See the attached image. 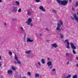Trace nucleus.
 I'll use <instances>...</instances> for the list:
<instances>
[{
    "instance_id": "nucleus-1",
    "label": "nucleus",
    "mask_w": 78,
    "mask_h": 78,
    "mask_svg": "<svg viewBox=\"0 0 78 78\" xmlns=\"http://www.w3.org/2000/svg\"><path fill=\"white\" fill-rule=\"evenodd\" d=\"M63 24V23L62 22V21L60 20L59 21L57 24V27L56 28V30L58 31L59 32H61V25Z\"/></svg>"
},
{
    "instance_id": "nucleus-2",
    "label": "nucleus",
    "mask_w": 78,
    "mask_h": 78,
    "mask_svg": "<svg viewBox=\"0 0 78 78\" xmlns=\"http://www.w3.org/2000/svg\"><path fill=\"white\" fill-rule=\"evenodd\" d=\"M57 2L59 5H65L67 4V1H61V0H57Z\"/></svg>"
},
{
    "instance_id": "nucleus-3",
    "label": "nucleus",
    "mask_w": 78,
    "mask_h": 78,
    "mask_svg": "<svg viewBox=\"0 0 78 78\" xmlns=\"http://www.w3.org/2000/svg\"><path fill=\"white\" fill-rule=\"evenodd\" d=\"M72 49H73V54H76V52H75V49H76V47L74 45V44H73L72 42H70V44Z\"/></svg>"
},
{
    "instance_id": "nucleus-4",
    "label": "nucleus",
    "mask_w": 78,
    "mask_h": 78,
    "mask_svg": "<svg viewBox=\"0 0 78 78\" xmlns=\"http://www.w3.org/2000/svg\"><path fill=\"white\" fill-rule=\"evenodd\" d=\"M32 22V19L31 18H29L28 19V21L26 22V23H27L28 25H30L31 27H32L33 26V24L31 23Z\"/></svg>"
},
{
    "instance_id": "nucleus-5",
    "label": "nucleus",
    "mask_w": 78,
    "mask_h": 78,
    "mask_svg": "<svg viewBox=\"0 0 78 78\" xmlns=\"http://www.w3.org/2000/svg\"><path fill=\"white\" fill-rule=\"evenodd\" d=\"M47 64L48 67H49L50 69H53V64H52L51 61H48Z\"/></svg>"
},
{
    "instance_id": "nucleus-6",
    "label": "nucleus",
    "mask_w": 78,
    "mask_h": 78,
    "mask_svg": "<svg viewBox=\"0 0 78 78\" xmlns=\"http://www.w3.org/2000/svg\"><path fill=\"white\" fill-rule=\"evenodd\" d=\"M74 19L76 20L77 22L78 23V17L76 14H74Z\"/></svg>"
},
{
    "instance_id": "nucleus-7",
    "label": "nucleus",
    "mask_w": 78,
    "mask_h": 78,
    "mask_svg": "<svg viewBox=\"0 0 78 78\" xmlns=\"http://www.w3.org/2000/svg\"><path fill=\"white\" fill-rule=\"evenodd\" d=\"M39 9L41 10L42 11H43L44 12L45 11V9L44 8V7L42 6H40Z\"/></svg>"
},
{
    "instance_id": "nucleus-8",
    "label": "nucleus",
    "mask_w": 78,
    "mask_h": 78,
    "mask_svg": "<svg viewBox=\"0 0 78 78\" xmlns=\"http://www.w3.org/2000/svg\"><path fill=\"white\" fill-rule=\"evenodd\" d=\"M27 14L28 16H31L32 14L31 10H28L27 11Z\"/></svg>"
},
{
    "instance_id": "nucleus-9",
    "label": "nucleus",
    "mask_w": 78,
    "mask_h": 78,
    "mask_svg": "<svg viewBox=\"0 0 78 78\" xmlns=\"http://www.w3.org/2000/svg\"><path fill=\"white\" fill-rule=\"evenodd\" d=\"M27 42H33L34 41L33 40H31L30 38H27Z\"/></svg>"
},
{
    "instance_id": "nucleus-10",
    "label": "nucleus",
    "mask_w": 78,
    "mask_h": 78,
    "mask_svg": "<svg viewBox=\"0 0 78 78\" xmlns=\"http://www.w3.org/2000/svg\"><path fill=\"white\" fill-rule=\"evenodd\" d=\"M52 46L53 47H54V48H56V47H58V45L56 44V43H54L53 44H52Z\"/></svg>"
},
{
    "instance_id": "nucleus-11",
    "label": "nucleus",
    "mask_w": 78,
    "mask_h": 78,
    "mask_svg": "<svg viewBox=\"0 0 78 78\" xmlns=\"http://www.w3.org/2000/svg\"><path fill=\"white\" fill-rule=\"evenodd\" d=\"M13 8V11L14 12H17V7H12Z\"/></svg>"
},
{
    "instance_id": "nucleus-12",
    "label": "nucleus",
    "mask_w": 78,
    "mask_h": 78,
    "mask_svg": "<svg viewBox=\"0 0 78 78\" xmlns=\"http://www.w3.org/2000/svg\"><path fill=\"white\" fill-rule=\"evenodd\" d=\"M7 73L8 74H12V71L11 70H8Z\"/></svg>"
},
{
    "instance_id": "nucleus-13",
    "label": "nucleus",
    "mask_w": 78,
    "mask_h": 78,
    "mask_svg": "<svg viewBox=\"0 0 78 78\" xmlns=\"http://www.w3.org/2000/svg\"><path fill=\"white\" fill-rule=\"evenodd\" d=\"M20 30L22 32H23L25 31V30H24L23 27H20Z\"/></svg>"
},
{
    "instance_id": "nucleus-14",
    "label": "nucleus",
    "mask_w": 78,
    "mask_h": 78,
    "mask_svg": "<svg viewBox=\"0 0 78 78\" xmlns=\"http://www.w3.org/2000/svg\"><path fill=\"white\" fill-rule=\"evenodd\" d=\"M60 35L61 36V38L62 39H63V37H64V35H63V34H62L61 33H60Z\"/></svg>"
},
{
    "instance_id": "nucleus-15",
    "label": "nucleus",
    "mask_w": 78,
    "mask_h": 78,
    "mask_svg": "<svg viewBox=\"0 0 78 78\" xmlns=\"http://www.w3.org/2000/svg\"><path fill=\"white\" fill-rule=\"evenodd\" d=\"M31 52V50L28 51H26V54H29V53H30Z\"/></svg>"
},
{
    "instance_id": "nucleus-16",
    "label": "nucleus",
    "mask_w": 78,
    "mask_h": 78,
    "mask_svg": "<svg viewBox=\"0 0 78 78\" xmlns=\"http://www.w3.org/2000/svg\"><path fill=\"white\" fill-rule=\"evenodd\" d=\"M16 3L17 6H19L20 3L19 2H18V1H16Z\"/></svg>"
},
{
    "instance_id": "nucleus-17",
    "label": "nucleus",
    "mask_w": 78,
    "mask_h": 78,
    "mask_svg": "<svg viewBox=\"0 0 78 78\" xmlns=\"http://www.w3.org/2000/svg\"><path fill=\"white\" fill-rule=\"evenodd\" d=\"M15 59H16V61H17L18 60V58L17 57V56H16V54H15V58H14Z\"/></svg>"
},
{
    "instance_id": "nucleus-18",
    "label": "nucleus",
    "mask_w": 78,
    "mask_h": 78,
    "mask_svg": "<svg viewBox=\"0 0 78 78\" xmlns=\"http://www.w3.org/2000/svg\"><path fill=\"white\" fill-rule=\"evenodd\" d=\"M12 70H16V67H14V66H12Z\"/></svg>"
},
{
    "instance_id": "nucleus-19",
    "label": "nucleus",
    "mask_w": 78,
    "mask_h": 78,
    "mask_svg": "<svg viewBox=\"0 0 78 78\" xmlns=\"http://www.w3.org/2000/svg\"><path fill=\"white\" fill-rule=\"evenodd\" d=\"M39 74L37 73L35 75V77H39Z\"/></svg>"
},
{
    "instance_id": "nucleus-20",
    "label": "nucleus",
    "mask_w": 78,
    "mask_h": 78,
    "mask_svg": "<svg viewBox=\"0 0 78 78\" xmlns=\"http://www.w3.org/2000/svg\"><path fill=\"white\" fill-rule=\"evenodd\" d=\"M41 62L43 64H45V60L44 59H42L41 60Z\"/></svg>"
},
{
    "instance_id": "nucleus-21",
    "label": "nucleus",
    "mask_w": 78,
    "mask_h": 78,
    "mask_svg": "<svg viewBox=\"0 0 78 78\" xmlns=\"http://www.w3.org/2000/svg\"><path fill=\"white\" fill-rule=\"evenodd\" d=\"M52 11L54 13H55V14L57 13V11L55 10H52Z\"/></svg>"
},
{
    "instance_id": "nucleus-22",
    "label": "nucleus",
    "mask_w": 78,
    "mask_h": 78,
    "mask_svg": "<svg viewBox=\"0 0 78 78\" xmlns=\"http://www.w3.org/2000/svg\"><path fill=\"white\" fill-rule=\"evenodd\" d=\"M77 75H76V74L74 75L73 76V78H77Z\"/></svg>"
},
{
    "instance_id": "nucleus-23",
    "label": "nucleus",
    "mask_w": 78,
    "mask_h": 78,
    "mask_svg": "<svg viewBox=\"0 0 78 78\" xmlns=\"http://www.w3.org/2000/svg\"><path fill=\"white\" fill-rule=\"evenodd\" d=\"M9 53L10 55H12V52H11V51H9Z\"/></svg>"
},
{
    "instance_id": "nucleus-24",
    "label": "nucleus",
    "mask_w": 78,
    "mask_h": 78,
    "mask_svg": "<svg viewBox=\"0 0 78 78\" xmlns=\"http://www.w3.org/2000/svg\"><path fill=\"white\" fill-rule=\"evenodd\" d=\"M68 41L69 40H68V39L66 40L65 41H64V43H67V42H68Z\"/></svg>"
},
{
    "instance_id": "nucleus-25",
    "label": "nucleus",
    "mask_w": 78,
    "mask_h": 78,
    "mask_svg": "<svg viewBox=\"0 0 78 78\" xmlns=\"http://www.w3.org/2000/svg\"><path fill=\"white\" fill-rule=\"evenodd\" d=\"M18 63L19 64H21V62H20V61L19 60H18L17 61Z\"/></svg>"
},
{
    "instance_id": "nucleus-26",
    "label": "nucleus",
    "mask_w": 78,
    "mask_h": 78,
    "mask_svg": "<svg viewBox=\"0 0 78 78\" xmlns=\"http://www.w3.org/2000/svg\"><path fill=\"white\" fill-rule=\"evenodd\" d=\"M78 6V2H77L76 3L75 7H76V6Z\"/></svg>"
},
{
    "instance_id": "nucleus-27",
    "label": "nucleus",
    "mask_w": 78,
    "mask_h": 78,
    "mask_svg": "<svg viewBox=\"0 0 78 78\" xmlns=\"http://www.w3.org/2000/svg\"><path fill=\"white\" fill-rule=\"evenodd\" d=\"M66 75H65V74H63L62 78H66Z\"/></svg>"
},
{
    "instance_id": "nucleus-28",
    "label": "nucleus",
    "mask_w": 78,
    "mask_h": 78,
    "mask_svg": "<svg viewBox=\"0 0 78 78\" xmlns=\"http://www.w3.org/2000/svg\"><path fill=\"white\" fill-rule=\"evenodd\" d=\"M21 11H22V9H21V8H20L18 10V12H20Z\"/></svg>"
},
{
    "instance_id": "nucleus-29",
    "label": "nucleus",
    "mask_w": 78,
    "mask_h": 78,
    "mask_svg": "<svg viewBox=\"0 0 78 78\" xmlns=\"http://www.w3.org/2000/svg\"><path fill=\"white\" fill-rule=\"evenodd\" d=\"M27 75H29V76H30L31 75V73L30 72H28L27 73Z\"/></svg>"
},
{
    "instance_id": "nucleus-30",
    "label": "nucleus",
    "mask_w": 78,
    "mask_h": 78,
    "mask_svg": "<svg viewBox=\"0 0 78 78\" xmlns=\"http://www.w3.org/2000/svg\"><path fill=\"white\" fill-rule=\"evenodd\" d=\"M55 71H56V69H53L52 70V72H55Z\"/></svg>"
},
{
    "instance_id": "nucleus-31",
    "label": "nucleus",
    "mask_w": 78,
    "mask_h": 78,
    "mask_svg": "<svg viewBox=\"0 0 78 78\" xmlns=\"http://www.w3.org/2000/svg\"><path fill=\"white\" fill-rule=\"evenodd\" d=\"M35 2H37V3H38V2H40V0H36L35 1Z\"/></svg>"
},
{
    "instance_id": "nucleus-32",
    "label": "nucleus",
    "mask_w": 78,
    "mask_h": 78,
    "mask_svg": "<svg viewBox=\"0 0 78 78\" xmlns=\"http://www.w3.org/2000/svg\"><path fill=\"white\" fill-rule=\"evenodd\" d=\"M66 48H68V49H70V47H69V46L68 45L66 46Z\"/></svg>"
},
{
    "instance_id": "nucleus-33",
    "label": "nucleus",
    "mask_w": 78,
    "mask_h": 78,
    "mask_svg": "<svg viewBox=\"0 0 78 78\" xmlns=\"http://www.w3.org/2000/svg\"><path fill=\"white\" fill-rule=\"evenodd\" d=\"M13 20L14 21H17V19H13Z\"/></svg>"
},
{
    "instance_id": "nucleus-34",
    "label": "nucleus",
    "mask_w": 78,
    "mask_h": 78,
    "mask_svg": "<svg viewBox=\"0 0 78 78\" xmlns=\"http://www.w3.org/2000/svg\"><path fill=\"white\" fill-rule=\"evenodd\" d=\"M67 77H68V78L71 77V75H68Z\"/></svg>"
},
{
    "instance_id": "nucleus-35",
    "label": "nucleus",
    "mask_w": 78,
    "mask_h": 78,
    "mask_svg": "<svg viewBox=\"0 0 78 78\" xmlns=\"http://www.w3.org/2000/svg\"><path fill=\"white\" fill-rule=\"evenodd\" d=\"M66 44L67 45H70V43H69V42L68 41L67 43H66Z\"/></svg>"
},
{
    "instance_id": "nucleus-36",
    "label": "nucleus",
    "mask_w": 78,
    "mask_h": 78,
    "mask_svg": "<svg viewBox=\"0 0 78 78\" xmlns=\"http://www.w3.org/2000/svg\"><path fill=\"white\" fill-rule=\"evenodd\" d=\"M47 60H48V61H50V58H47Z\"/></svg>"
},
{
    "instance_id": "nucleus-37",
    "label": "nucleus",
    "mask_w": 78,
    "mask_h": 78,
    "mask_svg": "<svg viewBox=\"0 0 78 78\" xmlns=\"http://www.w3.org/2000/svg\"><path fill=\"white\" fill-rule=\"evenodd\" d=\"M69 53H67L66 54V56H69Z\"/></svg>"
},
{
    "instance_id": "nucleus-38",
    "label": "nucleus",
    "mask_w": 78,
    "mask_h": 78,
    "mask_svg": "<svg viewBox=\"0 0 78 78\" xmlns=\"http://www.w3.org/2000/svg\"><path fill=\"white\" fill-rule=\"evenodd\" d=\"M4 25L6 26V27L7 26V24H6V23H5Z\"/></svg>"
},
{
    "instance_id": "nucleus-39",
    "label": "nucleus",
    "mask_w": 78,
    "mask_h": 78,
    "mask_svg": "<svg viewBox=\"0 0 78 78\" xmlns=\"http://www.w3.org/2000/svg\"><path fill=\"white\" fill-rule=\"evenodd\" d=\"M37 64L38 65H39V66H41V63L40 62H38Z\"/></svg>"
},
{
    "instance_id": "nucleus-40",
    "label": "nucleus",
    "mask_w": 78,
    "mask_h": 78,
    "mask_svg": "<svg viewBox=\"0 0 78 78\" xmlns=\"http://www.w3.org/2000/svg\"><path fill=\"white\" fill-rule=\"evenodd\" d=\"M39 36H42V34L41 33L40 34H39Z\"/></svg>"
},
{
    "instance_id": "nucleus-41",
    "label": "nucleus",
    "mask_w": 78,
    "mask_h": 78,
    "mask_svg": "<svg viewBox=\"0 0 78 78\" xmlns=\"http://www.w3.org/2000/svg\"><path fill=\"white\" fill-rule=\"evenodd\" d=\"M72 11H75V9L74 8H73V7H72Z\"/></svg>"
},
{
    "instance_id": "nucleus-42",
    "label": "nucleus",
    "mask_w": 78,
    "mask_h": 78,
    "mask_svg": "<svg viewBox=\"0 0 78 78\" xmlns=\"http://www.w3.org/2000/svg\"><path fill=\"white\" fill-rule=\"evenodd\" d=\"M14 63L15 64H17V62H14Z\"/></svg>"
},
{
    "instance_id": "nucleus-43",
    "label": "nucleus",
    "mask_w": 78,
    "mask_h": 78,
    "mask_svg": "<svg viewBox=\"0 0 78 78\" xmlns=\"http://www.w3.org/2000/svg\"><path fill=\"white\" fill-rule=\"evenodd\" d=\"M46 41H47V42H49V41H50V40H46Z\"/></svg>"
},
{
    "instance_id": "nucleus-44",
    "label": "nucleus",
    "mask_w": 78,
    "mask_h": 78,
    "mask_svg": "<svg viewBox=\"0 0 78 78\" xmlns=\"http://www.w3.org/2000/svg\"><path fill=\"white\" fill-rule=\"evenodd\" d=\"M46 30H47V31H48V28H46Z\"/></svg>"
},
{
    "instance_id": "nucleus-45",
    "label": "nucleus",
    "mask_w": 78,
    "mask_h": 78,
    "mask_svg": "<svg viewBox=\"0 0 78 78\" xmlns=\"http://www.w3.org/2000/svg\"><path fill=\"white\" fill-rule=\"evenodd\" d=\"M71 19H73V20H74V19H73V17H72L71 16Z\"/></svg>"
},
{
    "instance_id": "nucleus-46",
    "label": "nucleus",
    "mask_w": 78,
    "mask_h": 78,
    "mask_svg": "<svg viewBox=\"0 0 78 78\" xmlns=\"http://www.w3.org/2000/svg\"><path fill=\"white\" fill-rule=\"evenodd\" d=\"M1 59H2V56H1V55H0V60H1Z\"/></svg>"
},
{
    "instance_id": "nucleus-47",
    "label": "nucleus",
    "mask_w": 78,
    "mask_h": 78,
    "mask_svg": "<svg viewBox=\"0 0 78 78\" xmlns=\"http://www.w3.org/2000/svg\"><path fill=\"white\" fill-rule=\"evenodd\" d=\"M76 59H77V61H78V57H76Z\"/></svg>"
},
{
    "instance_id": "nucleus-48",
    "label": "nucleus",
    "mask_w": 78,
    "mask_h": 78,
    "mask_svg": "<svg viewBox=\"0 0 78 78\" xmlns=\"http://www.w3.org/2000/svg\"><path fill=\"white\" fill-rule=\"evenodd\" d=\"M67 64H69V62H67Z\"/></svg>"
},
{
    "instance_id": "nucleus-49",
    "label": "nucleus",
    "mask_w": 78,
    "mask_h": 78,
    "mask_svg": "<svg viewBox=\"0 0 78 78\" xmlns=\"http://www.w3.org/2000/svg\"><path fill=\"white\" fill-rule=\"evenodd\" d=\"M1 66H2V64L1 63H0V67H1Z\"/></svg>"
},
{
    "instance_id": "nucleus-50",
    "label": "nucleus",
    "mask_w": 78,
    "mask_h": 78,
    "mask_svg": "<svg viewBox=\"0 0 78 78\" xmlns=\"http://www.w3.org/2000/svg\"><path fill=\"white\" fill-rule=\"evenodd\" d=\"M61 28V29H62V31H64V29H63V28Z\"/></svg>"
},
{
    "instance_id": "nucleus-51",
    "label": "nucleus",
    "mask_w": 78,
    "mask_h": 78,
    "mask_svg": "<svg viewBox=\"0 0 78 78\" xmlns=\"http://www.w3.org/2000/svg\"><path fill=\"white\" fill-rule=\"evenodd\" d=\"M69 61H72V60L71 59H70L69 60Z\"/></svg>"
},
{
    "instance_id": "nucleus-52",
    "label": "nucleus",
    "mask_w": 78,
    "mask_h": 78,
    "mask_svg": "<svg viewBox=\"0 0 78 78\" xmlns=\"http://www.w3.org/2000/svg\"><path fill=\"white\" fill-rule=\"evenodd\" d=\"M1 2H2V0H0V3Z\"/></svg>"
},
{
    "instance_id": "nucleus-53",
    "label": "nucleus",
    "mask_w": 78,
    "mask_h": 78,
    "mask_svg": "<svg viewBox=\"0 0 78 78\" xmlns=\"http://www.w3.org/2000/svg\"><path fill=\"white\" fill-rule=\"evenodd\" d=\"M26 35H24V39H25V37H26Z\"/></svg>"
},
{
    "instance_id": "nucleus-54",
    "label": "nucleus",
    "mask_w": 78,
    "mask_h": 78,
    "mask_svg": "<svg viewBox=\"0 0 78 78\" xmlns=\"http://www.w3.org/2000/svg\"><path fill=\"white\" fill-rule=\"evenodd\" d=\"M69 2H71V0H69Z\"/></svg>"
},
{
    "instance_id": "nucleus-55",
    "label": "nucleus",
    "mask_w": 78,
    "mask_h": 78,
    "mask_svg": "<svg viewBox=\"0 0 78 78\" xmlns=\"http://www.w3.org/2000/svg\"><path fill=\"white\" fill-rule=\"evenodd\" d=\"M23 78H27V77H24Z\"/></svg>"
},
{
    "instance_id": "nucleus-56",
    "label": "nucleus",
    "mask_w": 78,
    "mask_h": 78,
    "mask_svg": "<svg viewBox=\"0 0 78 78\" xmlns=\"http://www.w3.org/2000/svg\"><path fill=\"white\" fill-rule=\"evenodd\" d=\"M77 67H78V64L77 65Z\"/></svg>"
}]
</instances>
